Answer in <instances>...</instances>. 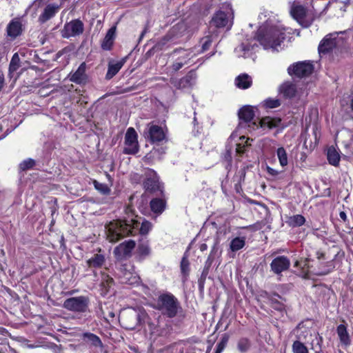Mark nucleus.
<instances>
[{"label": "nucleus", "instance_id": "c85d7f7f", "mask_svg": "<svg viewBox=\"0 0 353 353\" xmlns=\"http://www.w3.org/2000/svg\"><path fill=\"white\" fill-rule=\"evenodd\" d=\"M252 347V341L247 337L240 338L236 343V349L240 353H247Z\"/></svg>", "mask_w": 353, "mask_h": 353}, {"label": "nucleus", "instance_id": "423d86ee", "mask_svg": "<svg viewBox=\"0 0 353 353\" xmlns=\"http://www.w3.org/2000/svg\"><path fill=\"white\" fill-rule=\"evenodd\" d=\"M147 313L143 308H132L122 317L124 327L127 330L136 329L145 322Z\"/></svg>", "mask_w": 353, "mask_h": 353}, {"label": "nucleus", "instance_id": "20e7f679", "mask_svg": "<svg viewBox=\"0 0 353 353\" xmlns=\"http://www.w3.org/2000/svg\"><path fill=\"white\" fill-rule=\"evenodd\" d=\"M163 316L172 319L182 311V307L178 299L169 292L160 294L157 298L154 307Z\"/></svg>", "mask_w": 353, "mask_h": 353}, {"label": "nucleus", "instance_id": "5701e85b", "mask_svg": "<svg viewBox=\"0 0 353 353\" xmlns=\"http://www.w3.org/2000/svg\"><path fill=\"white\" fill-rule=\"evenodd\" d=\"M192 52V50L190 49L176 48L171 52L170 55H179L176 59L182 62L185 61V64H187L188 61L195 56V54Z\"/></svg>", "mask_w": 353, "mask_h": 353}, {"label": "nucleus", "instance_id": "680f3d73", "mask_svg": "<svg viewBox=\"0 0 353 353\" xmlns=\"http://www.w3.org/2000/svg\"><path fill=\"white\" fill-rule=\"evenodd\" d=\"M4 84V77L3 74H0V90L2 89Z\"/></svg>", "mask_w": 353, "mask_h": 353}, {"label": "nucleus", "instance_id": "603ef678", "mask_svg": "<svg viewBox=\"0 0 353 353\" xmlns=\"http://www.w3.org/2000/svg\"><path fill=\"white\" fill-rule=\"evenodd\" d=\"M326 267H327L326 268L321 270L319 271V272L318 273V274L326 275V274H329L334 268L333 262L332 261L327 262Z\"/></svg>", "mask_w": 353, "mask_h": 353}, {"label": "nucleus", "instance_id": "58836bf2", "mask_svg": "<svg viewBox=\"0 0 353 353\" xmlns=\"http://www.w3.org/2000/svg\"><path fill=\"white\" fill-rule=\"evenodd\" d=\"M292 352L293 353H309L307 347L299 340L294 341Z\"/></svg>", "mask_w": 353, "mask_h": 353}, {"label": "nucleus", "instance_id": "1a4fd4ad", "mask_svg": "<svg viewBox=\"0 0 353 353\" xmlns=\"http://www.w3.org/2000/svg\"><path fill=\"white\" fill-rule=\"evenodd\" d=\"M145 180L143 181V188L147 192L150 193L162 194L164 192L163 184L159 181L157 172L152 169H147L145 172Z\"/></svg>", "mask_w": 353, "mask_h": 353}, {"label": "nucleus", "instance_id": "393cba45", "mask_svg": "<svg viewBox=\"0 0 353 353\" xmlns=\"http://www.w3.org/2000/svg\"><path fill=\"white\" fill-rule=\"evenodd\" d=\"M125 61L123 59L117 62L112 61H109L105 79L110 80L112 79L121 69Z\"/></svg>", "mask_w": 353, "mask_h": 353}, {"label": "nucleus", "instance_id": "6e6d98bb", "mask_svg": "<svg viewBox=\"0 0 353 353\" xmlns=\"http://www.w3.org/2000/svg\"><path fill=\"white\" fill-rule=\"evenodd\" d=\"M214 260V256H212V254H209V256L205 263L204 267L210 268Z\"/></svg>", "mask_w": 353, "mask_h": 353}, {"label": "nucleus", "instance_id": "13d9d810", "mask_svg": "<svg viewBox=\"0 0 353 353\" xmlns=\"http://www.w3.org/2000/svg\"><path fill=\"white\" fill-rule=\"evenodd\" d=\"M157 332H159L158 335L161 336H166L169 334L168 328L158 329Z\"/></svg>", "mask_w": 353, "mask_h": 353}, {"label": "nucleus", "instance_id": "7ed1b4c3", "mask_svg": "<svg viewBox=\"0 0 353 353\" xmlns=\"http://www.w3.org/2000/svg\"><path fill=\"white\" fill-rule=\"evenodd\" d=\"M239 118V127L248 128L250 130H256L259 127L263 128L272 129L278 125L279 121L270 118L269 117L263 118L257 121L254 120L255 113L254 108L250 105H245L242 107L238 112Z\"/></svg>", "mask_w": 353, "mask_h": 353}, {"label": "nucleus", "instance_id": "bf43d9fd", "mask_svg": "<svg viewBox=\"0 0 353 353\" xmlns=\"http://www.w3.org/2000/svg\"><path fill=\"white\" fill-rule=\"evenodd\" d=\"M217 250H218L217 243H215L213 245V247L212 248L210 254H212V256H215V254L217 252Z\"/></svg>", "mask_w": 353, "mask_h": 353}, {"label": "nucleus", "instance_id": "de8ad7c7", "mask_svg": "<svg viewBox=\"0 0 353 353\" xmlns=\"http://www.w3.org/2000/svg\"><path fill=\"white\" fill-rule=\"evenodd\" d=\"M228 341V338L227 336H224L221 339V340L218 343L216 347V350L214 353H221L225 349Z\"/></svg>", "mask_w": 353, "mask_h": 353}, {"label": "nucleus", "instance_id": "9b49d317", "mask_svg": "<svg viewBox=\"0 0 353 353\" xmlns=\"http://www.w3.org/2000/svg\"><path fill=\"white\" fill-rule=\"evenodd\" d=\"M138 135L133 128H129L125 135V147L123 152L126 154H135L139 152Z\"/></svg>", "mask_w": 353, "mask_h": 353}, {"label": "nucleus", "instance_id": "412c9836", "mask_svg": "<svg viewBox=\"0 0 353 353\" xmlns=\"http://www.w3.org/2000/svg\"><path fill=\"white\" fill-rule=\"evenodd\" d=\"M105 263L104 254L97 253L86 261L87 265L90 269H100Z\"/></svg>", "mask_w": 353, "mask_h": 353}, {"label": "nucleus", "instance_id": "f03ea898", "mask_svg": "<svg viewBox=\"0 0 353 353\" xmlns=\"http://www.w3.org/2000/svg\"><path fill=\"white\" fill-rule=\"evenodd\" d=\"M125 212L128 216L123 220L111 221L106 226L107 239L110 242L115 243L125 236H132L137 233L140 223L134 219L133 210L128 206Z\"/></svg>", "mask_w": 353, "mask_h": 353}, {"label": "nucleus", "instance_id": "a211bd4d", "mask_svg": "<svg viewBox=\"0 0 353 353\" xmlns=\"http://www.w3.org/2000/svg\"><path fill=\"white\" fill-rule=\"evenodd\" d=\"M159 194V197L153 198L150 201V208L151 211L157 215H160L164 212L167 204L164 192Z\"/></svg>", "mask_w": 353, "mask_h": 353}, {"label": "nucleus", "instance_id": "69168bd1", "mask_svg": "<svg viewBox=\"0 0 353 353\" xmlns=\"http://www.w3.org/2000/svg\"><path fill=\"white\" fill-rule=\"evenodd\" d=\"M316 257L318 259H321L324 257V254L320 252H316Z\"/></svg>", "mask_w": 353, "mask_h": 353}, {"label": "nucleus", "instance_id": "79ce46f5", "mask_svg": "<svg viewBox=\"0 0 353 353\" xmlns=\"http://www.w3.org/2000/svg\"><path fill=\"white\" fill-rule=\"evenodd\" d=\"M152 224L148 221H143L140 227L139 231L141 234H147L152 230Z\"/></svg>", "mask_w": 353, "mask_h": 353}, {"label": "nucleus", "instance_id": "a878e982", "mask_svg": "<svg viewBox=\"0 0 353 353\" xmlns=\"http://www.w3.org/2000/svg\"><path fill=\"white\" fill-rule=\"evenodd\" d=\"M22 25L19 20H12L7 26L8 35L13 39L21 34Z\"/></svg>", "mask_w": 353, "mask_h": 353}, {"label": "nucleus", "instance_id": "c756f323", "mask_svg": "<svg viewBox=\"0 0 353 353\" xmlns=\"http://www.w3.org/2000/svg\"><path fill=\"white\" fill-rule=\"evenodd\" d=\"M245 236H238L232 239L230 243V249L231 252H236L243 248L245 245Z\"/></svg>", "mask_w": 353, "mask_h": 353}, {"label": "nucleus", "instance_id": "4d7b16f0", "mask_svg": "<svg viewBox=\"0 0 353 353\" xmlns=\"http://www.w3.org/2000/svg\"><path fill=\"white\" fill-rule=\"evenodd\" d=\"M267 171L269 174H270L273 176H276L279 174V171H277L276 170L272 168L269 166L267 167Z\"/></svg>", "mask_w": 353, "mask_h": 353}, {"label": "nucleus", "instance_id": "3c124183", "mask_svg": "<svg viewBox=\"0 0 353 353\" xmlns=\"http://www.w3.org/2000/svg\"><path fill=\"white\" fill-rule=\"evenodd\" d=\"M310 259L306 258L305 259H301V261H296L295 263H294V267H300L303 271H305V270H307L309 268V265H308V262H309Z\"/></svg>", "mask_w": 353, "mask_h": 353}, {"label": "nucleus", "instance_id": "c9c22d12", "mask_svg": "<svg viewBox=\"0 0 353 353\" xmlns=\"http://www.w3.org/2000/svg\"><path fill=\"white\" fill-rule=\"evenodd\" d=\"M112 283H113V279L112 277H110L109 275L105 274H102V280L101 282V290L103 291V293L106 294L109 291Z\"/></svg>", "mask_w": 353, "mask_h": 353}, {"label": "nucleus", "instance_id": "0e129e2a", "mask_svg": "<svg viewBox=\"0 0 353 353\" xmlns=\"http://www.w3.org/2000/svg\"><path fill=\"white\" fill-rule=\"evenodd\" d=\"M194 119H193L194 127V128H196V127L199 128V126H198L199 125V123H198L197 119L196 118V112H194Z\"/></svg>", "mask_w": 353, "mask_h": 353}, {"label": "nucleus", "instance_id": "f704fd0d", "mask_svg": "<svg viewBox=\"0 0 353 353\" xmlns=\"http://www.w3.org/2000/svg\"><path fill=\"white\" fill-rule=\"evenodd\" d=\"M276 156L281 166L283 168L288 164V154L283 147H280L276 150Z\"/></svg>", "mask_w": 353, "mask_h": 353}, {"label": "nucleus", "instance_id": "ddd939ff", "mask_svg": "<svg viewBox=\"0 0 353 353\" xmlns=\"http://www.w3.org/2000/svg\"><path fill=\"white\" fill-rule=\"evenodd\" d=\"M314 67L310 62L301 61L297 62L290 65L288 68V74L291 76L294 75L297 77H304L312 74Z\"/></svg>", "mask_w": 353, "mask_h": 353}, {"label": "nucleus", "instance_id": "b1692460", "mask_svg": "<svg viewBox=\"0 0 353 353\" xmlns=\"http://www.w3.org/2000/svg\"><path fill=\"white\" fill-rule=\"evenodd\" d=\"M235 85L241 90H245L251 87L252 79L248 74H241L235 78Z\"/></svg>", "mask_w": 353, "mask_h": 353}, {"label": "nucleus", "instance_id": "4c0bfd02", "mask_svg": "<svg viewBox=\"0 0 353 353\" xmlns=\"http://www.w3.org/2000/svg\"><path fill=\"white\" fill-rule=\"evenodd\" d=\"M20 67V58L18 53H14L11 59L9 65V72L12 73L17 71Z\"/></svg>", "mask_w": 353, "mask_h": 353}, {"label": "nucleus", "instance_id": "f3484780", "mask_svg": "<svg viewBox=\"0 0 353 353\" xmlns=\"http://www.w3.org/2000/svg\"><path fill=\"white\" fill-rule=\"evenodd\" d=\"M135 247V242L132 240L125 241L120 243L114 250L116 257L122 259L130 256L132 250Z\"/></svg>", "mask_w": 353, "mask_h": 353}, {"label": "nucleus", "instance_id": "6ab92c4d", "mask_svg": "<svg viewBox=\"0 0 353 353\" xmlns=\"http://www.w3.org/2000/svg\"><path fill=\"white\" fill-rule=\"evenodd\" d=\"M116 26H112L108 30L101 44L103 50H110L112 49L116 37Z\"/></svg>", "mask_w": 353, "mask_h": 353}, {"label": "nucleus", "instance_id": "7c9ffc66", "mask_svg": "<svg viewBox=\"0 0 353 353\" xmlns=\"http://www.w3.org/2000/svg\"><path fill=\"white\" fill-rule=\"evenodd\" d=\"M305 217L301 214L289 216L286 221L288 225L293 228L301 226L305 223Z\"/></svg>", "mask_w": 353, "mask_h": 353}, {"label": "nucleus", "instance_id": "cd10ccee", "mask_svg": "<svg viewBox=\"0 0 353 353\" xmlns=\"http://www.w3.org/2000/svg\"><path fill=\"white\" fill-rule=\"evenodd\" d=\"M151 254V248L148 241L141 242L137 248V258L139 261H144Z\"/></svg>", "mask_w": 353, "mask_h": 353}, {"label": "nucleus", "instance_id": "c03bdc74", "mask_svg": "<svg viewBox=\"0 0 353 353\" xmlns=\"http://www.w3.org/2000/svg\"><path fill=\"white\" fill-rule=\"evenodd\" d=\"M34 165H35L34 160H33L32 159H28L22 161L20 163L19 166H20L21 170H26L32 168Z\"/></svg>", "mask_w": 353, "mask_h": 353}, {"label": "nucleus", "instance_id": "a18cd8bd", "mask_svg": "<svg viewBox=\"0 0 353 353\" xmlns=\"http://www.w3.org/2000/svg\"><path fill=\"white\" fill-rule=\"evenodd\" d=\"M189 261L185 256H183L181 261V270L184 276H187L189 273Z\"/></svg>", "mask_w": 353, "mask_h": 353}, {"label": "nucleus", "instance_id": "e433bc0d", "mask_svg": "<svg viewBox=\"0 0 353 353\" xmlns=\"http://www.w3.org/2000/svg\"><path fill=\"white\" fill-rule=\"evenodd\" d=\"M171 37L168 35L163 37L155 43L152 49L156 52L165 49L168 47V43Z\"/></svg>", "mask_w": 353, "mask_h": 353}, {"label": "nucleus", "instance_id": "09e8293b", "mask_svg": "<svg viewBox=\"0 0 353 353\" xmlns=\"http://www.w3.org/2000/svg\"><path fill=\"white\" fill-rule=\"evenodd\" d=\"M201 42L202 43L201 52H203L208 50L210 46H211L212 42V36L205 37L201 39Z\"/></svg>", "mask_w": 353, "mask_h": 353}, {"label": "nucleus", "instance_id": "e2e57ef3", "mask_svg": "<svg viewBox=\"0 0 353 353\" xmlns=\"http://www.w3.org/2000/svg\"><path fill=\"white\" fill-rule=\"evenodd\" d=\"M199 248H200V250H201V252H204V251L207 250V249H208V245H207V244H206V243H202V244L200 245Z\"/></svg>", "mask_w": 353, "mask_h": 353}, {"label": "nucleus", "instance_id": "338daca9", "mask_svg": "<svg viewBox=\"0 0 353 353\" xmlns=\"http://www.w3.org/2000/svg\"><path fill=\"white\" fill-rule=\"evenodd\" d=\"M179 353H195V352H192V351H189V350H187L186 352H185V351L183 350V349H181V350L179 351Z\"/></svg>", "mask_w": 353, "mask_h": 353}, {"label": "nucleus", "instance_id": "4468645a", "mask_svg": "<svg viewBox=\"0 0 353 353\" xmlns=\"http://www.w3.org/2000/svg\"><path fill=\"white\" fill-rule=\"evenodd\" d=\"M87 65L85 62L80 64L74 72L68 74L69 80L79 85H85L89 81V76L86 73Z\"/></svg>", "mask_w": 353, "mask_h": 353}, {"label": "nucleus", "instance_id": "774afa93", "mask_svg": "<svg viewBox=\"0 0 353 353\" xmlns=\"http://www.w3.org/2000/svg\"><path fill=\"white\" fill-rule=\"evenodd\" d=\"M350 107H351V109H352V110L353 112V97H352V99L350 101Z\"/></svg>", "mask_w": 353, "mask_h": 353}, {"label": "nucleus", "instance_id": "f257e3e1", "mask_svg": "<svg viewBox=\"0 0 353 353\" xmlns=\"http://www.w3.org/2000/svg\"><path fill=\"white\" fill-rule=\"evenodd\" d=\"M285 39V29L281 26H274L270 27H261L255 37L247 39L234 49L238 57H247L250 52L258 47L256 41L265 49L272 48L277 50V48Z\"/></svg>", "mask_w": 353, "mask_h": 353}, {"label": "nucleus", "instance_id": "39448f33", "mask_svg": "<svg viewBox=\"0 0 353 353\" xmlns=\"http://www.w3.org/2000/svg\"><path fill=\"white\" fill-rule=\"evenodd\" d=\"M290 13L292 17L303 28H309L317 17V13L313 7L305 6L294 3Z\"/></svg>", "mask_w": 353, "mask_h": 353}, {"label": "nucleus", "instance_id": "2eb2a0df", "mask_svg": "<svg viewBox=\"0 0 353 353\" xmlns=\"http://www.w3.org/2000/svg\"><path fill=\"white\" fill-rule=\"evenodd\" d=\"M338 44L336 34H327L320 42L318 50L319 54H325L331 52Z\"/></svg>", "mask_w": 353, "mask_h": 353}, {"label": "nucleus", "instance_id": "0eeeda50", "mask_svg": "<svg viewBox=\"0 0 353 353\" xmlns=\"http://www.w3.org/2000/svg\"><path fill=\"white\" fill-rule=\"evenodd\" d=\"M90 300L85 296L71 297L65 299L63 307L70 312L85 313L88 310Z\"/></svg>", "mask_w": 353, "mask_h": 353}, {"label": "nucleus", "instance_id": "5fc2aeb1", "mask_svg": "<svg viewBox=\"0 0 353 353\" xmlns=\"http://www.w3.org/2000/svg\"><path fill=\"white\" fill-rule=\"evenodd\" d=\"M209 270H210V268H205L204 267L203 268V270L201 272V277L199 280V285H203V283L205 282V279H206V277L209 273Z\"/></svg>", "mask_w": 353, "mask_h": 353}, {"label": "nucleus", "instance_id": "4be33fe9", "mask_svg": "<svg viewBox=\"0 0 353 353\" xmlns=\"http://www.w3.org/2000/svg\"><path fill=\"white\" fill-rule=\"evenodd\" d=\"M279 92L285 98L291 99L295 96L296 85L290 81L284 82L280 85Z\"/></svg>", "mask_w": 353, "mask_h": 353}, {"label": "nucleus", "instance_id": "37998d69", "mask_svg": "<svg viewBox=\"0 0 353 353\" xmlns=\"http://www.w3.org/2000/svg\"><path fill=\"white\" fill-rule=\"evenodd\" d=\"M222 159L225 161L228 165H230L232 162V148L228 145L225 146V152L221 156Z\"/></svg>", "mask_w": 353, "mask_h": 353}, {"label": "nucleus", "instance_id": "052dcab7", "mask_svg": "<svg viewBox=\"0 0 353 353\" xmlns=\"http://www.w3.org/2000/svg\"><path fill=\"white\" fill-rule=\"evenodd\" d=\"M339 216L343 221H346L347 219L346 213L343 211L339 213Z\"/></svg>", "mask_w": 353, "mask_h": 353}, {"label": "nucleus", "instance_id": "dca6fc26", "mask_svg": "<svg viewBox=\"0 0 353 353\" xmlns=\"http://www.w3.org/2000/svg\"><path fill=\"white\" fill-rule=\"evenodd\" d=\"M290 266V261L285 256H279L276 257L270 263L271 270L276 274H279L288 270Z\"/></svg>", "mask_w": 353, "mask_h": 353}, {"label": "nucleus", "instance_id": "49530a36", "mask_svg": "<svg viewBox=\"0 0 353 353\" xmlns=\"http://www.w3.org/2000/svg\"><path fill=\"white\" fill-rule=\"evenodd\" d=\"M245 139V138L244 136L241 137L240 139L242 140V143H236V152L239 154H243L245 150V147L248 145V141L249 140V139H248V140L246 141V145L243 143V141Z\"/></svg>", "mask_w": 353, "mask_h": 353}, {"label": "nucleus", "instance_id": "2f4dec72", "mask_svg": "<svg viewBox=\"0 0 353 353\" xmlns=\"http://www.w3.org/2000/svg\"><path fill=\"white\" fill-rule=\"evenodd\" d=\"M194 74L192 72H189L186 76L179 80L177 87L179 88L190 87L194 83Z\"/></svg>", "mask_w": 353, "mask_h": 353}, {"label": "nucleus", "instance_id": "473e14b6", "mask_svg": "<svg viewBox=\"0 0 353 353\" xmlns=\"http://www.w3.org/2000/svg\"><path fill=\"white\" fill-rule=\"evenodd\" d=\"M327 160L328 162L334 165H339L340 161V156L334 148H330L327 150Z\"/></svg>", "mask_w": 353, "mask_h": 353}, {"label": "nucleus", "instance_id": "a19ab883", "mask_svg": "<svg viewBox=\"0 0 353 353\" xmlns=\"http://www.w3.org/2000/svg\"><path fill=\"white\" fill-rule=\"evenodd\" d=\"M264 105L267 108H275L281 105V101L278 99L269 98L264 101Z\"/></svg>", "mask_w": 353, "mask_h": 353}, {"label": "nucleus", "instance_id": "aec40b11", "mask_svg": "<svg viewBox=\"0 0 353 353\" xmlns=\"http://www.w3.org/2000/svg\"><path fill=\"white\" fill-rule=\"evenodd\" d=\"M59 6L55 4L48 5L43 12L40 14L39 17V21L41 23H44L50 19H52L59 10Z\"/></svg>", "mask_w": 353, "mask_h": 353}, {"label": "nucleus", "instance_id": "864d4df0", "mask_svg": "<svg viewBox=\"0 0 353 353\" xmlns=\"http://www.w3.org/2000/svg\"><path fill=\"white\" fill-rule=\"evenodd\" d=\"M185 64V61L182 62L178 59L172 63L171 68L174 72H177L180 69H181Z\"/></svg>", "mask_w": 353, "mask_h": 353}, {"label": "nucleus", "instance_id": "bb28decb", "mask_svg": "<svg viewBox=\"0 0 353 353\" xmlns=\"http://www.w3.org/2000/svg\"><path fill=\"white\" fill-rule=\"evenodd\" d=\"M336 333L339 338L341 343L345 347H347L351 344L350 334L347 330V327L343 324L337 326Z\"/></svg>", "mask_w": 353, "mask_h": 353}, {"label": "nucleus", "instance_id": "9d476101", "mask_svg": "<svg viewBox=\"0 0 353 353\" xmlns=\"http://www.w3.org/2000/svg\"><path fill=\"white\" fill-rule=\"evenodd\" d=\"M143 136L145 139L152 143H159L166 139V134L163 129L153 123L147 125Z\"/></svg>", "mask_w": 353, "mask_h": 353}, {"label": "nucleus", "instance_id": "6e6552de", "mask_svg": "<svg viewBox=\"0 0 353 353\" xmlns=\"http://www.w3.org/2000/svg\"><path fill=\"white\" fill-rule=\"evenodd\" d=\"M223 9L225 10H219L213 16L210 24L216 28H223L229 24V28L232 26V21L230 18L232 16V9L230 3H225L223 4Z\"/></svg>", "mask_w": 353, "mask_h": 353}, {"label": "nucleus", "instance_id": "f8f14e48", "mask_svg": "<svg viewBox=\"0 0 353 353\" xmlns=\"http://www.w3.org/2000/svg\"><path fill=\"white\" fill-rule=\"evenodd\" d=\"M84 31L83 23L79 19H74L65 23L61 30V36L63 38H70L81 35Z\"/></svg>", "mask_w": 353, "mask_h": 353}, {"label": "nucleus", "instance_id": "8fccbe9b", "mask_svg": "<svg viewBox=\"0 0 353 353\" xmlns=\"http://www.w3.org/2000/svg\"><path fill=\"white\" fill-rule=\"evenodd\" d=\"M270 303L273 308L275 310L282 311L283 310V305L274 296L269 298Z\"/></svg>", "mask_w": 353, "mask_h": 353}, {"label": "nucleus", "instance_id": "ea45409f", "mask_svg": "<svg viewBox=\"0 0 353 353\" xmlns=\"http://www.w3.org/2000/svg\"><path fill=\"white\" fill-rule=\"evenodd\" d=\"M93 184L95 189L104 195L108 194L110 192V189L105 183H99L94 180Z\"/></svg>", "mask_w": 353, "mask_h": 353}, {"label": "nucleus", "instance_id": "72a5a7b5", "mask_svg": "<svg viewBox=\"0 0 353 353\" xmlns=\"http://www.w3.org/2000/svg\"><path fill=\"white\" fill-rule=\"evenodd\" d=\"M83 339L86 340L87 342H89L94 347H101L102 346V342L99 336L97 335L86 332L83 334Z\"/></svg>", "mask_w": 353, "mask_h": 353}]
</instances>
